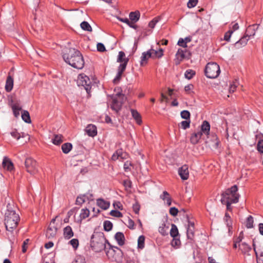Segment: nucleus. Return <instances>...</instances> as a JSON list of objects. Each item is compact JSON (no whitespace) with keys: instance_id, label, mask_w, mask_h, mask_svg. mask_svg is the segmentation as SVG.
Instances as JSON below:
<instances>
[{"instance_id":"6","label":"nucleus","mask_w":263,"mask_h":263,"mask_svg":"<svg viewBox=\"0 0 263 263\" xmlns=\"http://www.w3.org/2000/svg\"><path fill=\"white\" fill-rule=\"evenodd\" d=\"M237 191V186L236 185H234L231 187L227 189L225 192L221 194V198L228 199L233 203H237L240 197Z\"/></svg>"},{"instance_id":"28","label":"nucleus","mask_w":263,"mask_h":263,"mask_svg":"<svg viewBox=\"0 0 263 263\" xmlns=\"http://www.w3.org/2000/svg\"><path fill=\"white\" fill-rule=\"evenodd\" d=\"M170 235L173 238L177 237L178 236H179L178 228L175 224L172 223L171 224Z\"/></svg>"},{"instance_id":"22","label":"nucleus","mask_w":263,"mask_h":263,"mask_svg":"<svg viewBox=\"0 0 263 263\" xmlns=\"http://www.w3.org/2000/svg\"><path fill=\"white\" fill-rule=\"evenodd\" d=\"M151 57L152 54L150 51H149V50L146 52H143L141 57L140 65L142 66L144 64H146L148 59L151 58Z\"/></svg>"},{"instance_id":"50","label":"nucleus","mask_w":263,"mask_h":263,"mask_svg":"<svg viewBox=\"0 0 263 263\" xmlns=\"http://www.w3.org/2000/svg\"><path fill=\"white\" fill-rule=\"evenodd\" d=\"M132 182L130 180H124L123 181V185L125 187L126 191L132 188Z\"/></svg>"},{"instance_id":"18","label":"nucleus","mask_w":263,"mask_h":263,"mask_svg":"<svg viewBox=\"0 0 263 263\" xmlns=\"http://www.w3.org/2000/svg\"><path fill=\"white\" fill-rule=\"evenodd\" d=\"M97 204L102 210H106L108 209L110 206V202L105 201L103 198H99L97 199Z\"/></svg>"},{"instance_id":"52","label":"nucleus","mask_w":263,"mask_h":263,"mask_svg":"<svg viewBox=\"0 0 263 263\" xmlns=\"http://www.w3.org/2000/svg\"><path fill=\"white\" fill-rule=\"evenodd\" d=\"M184 217H185L186 219V221L188 223L187 227H191L192 228H195V224L194 221H192L189 217V215L187 214H185L184 215Z\"/></svg>"},{"instance_id":"2","label":"nucleus","mask_w":263,"mask_h":263,"mask_svg":"<svg viewBox=\"0 0 263 263\" xmlns=\"http://www.w3.org/2000/svg\"><path fill=\"white\" fill-rule=\"evenodd\" d=\"M5 215V225L7 231L12 233L15 229L20 221L18 214L12 209L11 205L9 203Z\"/></svg>"},{"instance_id":"15","label":"nucleus","mask_w":263,"mask_h":263,"mask_svg":"<svg viewBox=\"0 0 263 263\" xmlns=\"http://www.w3.org/2000/svg\"><path fill=\"white\" fill-rule=\"evenodd\" d=\"M74 233L70 226H67L63 229V236L66 239H69L73 236Z\"/></svg>"},{"instance_id":"37","label":"nucleus","mask_w":263,"mask_h":263,"mask_svg":"<svg viewBox=\"0 0 263 263\" xmlns=\"http://www.w3.org/2000/svg\"><path fill=\"white\" fill-rule=\"evenodd\" d=\"M86 195H80V196H78L76 199V204L81 205L83 203L86 202Z\"/></svg>"},{"instance_id":"12","label":"nucleus","mask_w":263,"mask_h":263,"mask_svg":"<svg viewBox=\"0 0 263 263\" xmlns=\"http://www.w3.org/2000/svg\"><path fill=\"white\" fill-rule=\"evenodd\" d=\"M258 25L256 24L249 25L247 27L245 34L249 38H250L251 36H253L255 34V31L258 29Z\"/></svg>"},{"instance_id":"48","label":"nucleus","mask_w":263,"mask_h":263,"mask_svg":"<svg viewBox=\"0 0 263 263\" xmlns=\"http://www.w3.org/2000/svg\"><path fill=\"white\" fill-rule=\"evenodd\" d=\"M159 232L163 236H165L168 234L167 232L165 230V224L164 223H162V226L159 227Z\"/></svg>"},{"instance_id":"31","label":"nucleus","mask_w":263,"mask_h":263,"mask_svg":"<svg viewBox=\"0 0 263 263\" xmlns=\"http://www.w3.org/2000/svg\"><path fill=\"white\" fill-rule=\"evenodd\" d=\"M131 112L132 114V116L136 120L137 123L138 124H140L142 122V120L141 119V116L140 114L135 109H132Z\"/></svg>"},{"instance_id":"1","label":"nucleus","mask_w":263,"mask_h":263,"mask_svg":"<svg viewBox=\"0 0 263 263\" xmlns=\"http://www.w3.org/2000/svg\"><path fill=\"white\" fill-rule=\"evenodd\" d=\"M64 61L72 67L82 69L84 66V60L81 52L73 48L66 49L62 55Z\"/></svg>"},{"instance_id":"24","label":"nucleus","mask_w":263,"mask_h":263,"mask_svg":"<svg viewBox=\"0 0 263 263\" xmlns=\"http://www.w3.org/2000/svg\"><path fill=\"white\" fill-rule=\"evenodd\" d=\"M13 86V79L10 76H9L6 80L5 89L7 92H10L12 89Z\"/></svg>"},{"instance_id":"36","label":"nucleus","mask_w":263,"mask_h":263,"mask_svg":"<svg viewBox=\"0 0 263 263\" xmlns=\"http://www.w3.org/2000/svg\"><path fill=\"white\" fill-rule=\"evenodd\" d=\"M221 202L222 204H226L227 205V210L229 211H231L232 210V208L231 206V204L234 203L233 202H231V200H229L228 199H222L221 198Z\"/></svg>"},{"instance_id":"13","label":"nucleus","mask_w":263,"mask_h":263,"mask_svg":"<svg viewBox=\"0 0 263 263\" xmlns=\"http://www.w3.org/2000/svg\"><path fill=\"white\" fill-rule=\"evenodd\" d=\"M250 38H249L245 34L241 37L239 40L237 41L234 44V46L236 49L240 48L242 47L245 46Z\"/></svg>"},{"instance_id":"53","label":"nucleus","mask_w":263,"mask_h":263,"mask_svg":"<svg viewBox=\"0 0 263 263\" xmlns=\"http://www.w3.org/2000/svg\"><path fill=\"white\" fill-rule=\"evenodd\" d=\"M133 166V164L130 161H126L124 164V170L125 172H129L131 171L130 166Z\"/></svg>"},{"instance_id":"64","label":"nucleus","mask_w":263,"mask_h":263,"mask_svg":"<svg viewBox=\"0 0 263 263\" xmlns=\"http://www.w3.org/2000/svg\"><path fill=\"white\" fill-rule=\"evenodd\" d=\"M257 150L263 154V140H259L257 143Z\"/></svg>"},{"instance_id":"8","label":"nucleus","mask_w":263,"mask_h":263,"mask_svg":"<svg viewBox=\"0 0 263 263\" xmlns=\"http://www.w3.org/2000/svg\"><path fill=\"white\" fill-rule=\"evenodd\" d=\"M91 81L88 77L81 74L79 76L77 80V84L78 86H83L86 90L87 93L89 94L91 90Z\"/></svg>"},{"instance_id":"38","label":"nucleus","mask_w":263,"mask_h":263,"mask_svg":"<svg viewBox=\"0 0 263 263\" xmlns=\"http://www.w3.org/2000/svg\"><path fill=\"white\" fill-rule=\"evenodd\" d=\"M128 61L129 59H126L124 63H121L118 68V72L123 73L126 69Z\"/></svg>"},{"instance_id":"42","label":"nucleus","mask_w":263,"mask_h":263,"mask_svg":"<svg viewBox=\"0 0 263 263\" xmlns=\"http://www.w3.org/2000/svg\"><path fill=\"white\" fill-rule=\"evenodd\" d=\"M80 26H81V28L84 30L87 31H91V30H92L91 26L89 25V24L88 22H87L86 21H83V22H82L81 23Z\"/></svg>"},{"instance_id":"46","label":"nucleus","mask_w":263,"mask_h":263,"mask_svg":"<svg viewBox=\"0 0 263 263\" xmlns=\"http://www.w3.org/2000/svg\"><path fill=\"white\" fill-rule=\"evenodd\" d=\"M171 245L173 247H179L181 245V241L179 238L175 237L173 238L171 241Z\"/></svg>"},{"instance_id":"43","label":"nucleus","mask_w":263,"mask_h":263,"mask_svg":"<svg viewBox=\"0 0 263 263\" xmlns=\"http://www.w3.org/2000/svg\"><path fill=\"white\" fill-rule=\"evenodd\" d=\"M145 237L143 235H141L139 237L138 239V248L142 249L144 247Z\"/></svg>"},{"instance_id":"45","label":"nucleus","mask_w":263,"mask_h":263,"mask_svg":"<svg viewBox=\"0 0 263 263\" xmlns=\"http://www.w3.org/2000/svg\"><path fill=\"white\" fill-rule=\"evenodd\" d=\"M180 115L182 118L185 120H190L191 114L189 111L184 110L180 113Z\"/></svg>"},{"instance_id":"34","label":"nucleus","mask_w":263,"mask_h":263,"mask_svg":"<svg viewBox=\"0 0 263 263\" xmlns=\"http://www.w3.org/2000/svg\"><path fill=\"white\" fill-rule=\"evenodd\" d=\"M194 229L195 228H192L191 227H187L186 235L187 237L189 239L193 240L194 238Z\"/></svg>"},{"instance_id":"27","label":"nucleus","mask_w":263,"mask_h":263,"mask_svg":"<svg viewBox=\"0 0 263 263\" xmlns=\"http://www.w3.org/2000/svg\"><path fill=\"white\" fill-rule=\"evenodd\" d=\"M22 118L27 123H30L31 122L29 113L27 110H24L22 111Z\"/></svg>"},{"instance_id":"49","label":"nucleus","mask_w":263,"mask_h":263,"mask_svg":"<svg viewBox=\"0 0 263 263\" xmlns=\"http://www.w3.org/2000/svg\"><path fill=\"white\" fill-rule=\"evenodd\" d=\"M190 120H186L185 121H182L180 124L181 125V127L183 129H186L189 128L190 126Z\"/></svg>"},{"instance_id":"7","label":"nucleus","mask_w":263,"mask_h":263,"mask_svg":"<svg viewBox=\"0 0 263 263\" xmlns=\"http://www.w3.org/2000/svg\"><path fill=\"white\" fill-rule=\"evenodd\" d=\"M220 72L219 66L216 63H209L204 69L205 76L210 79L217 78Z\"/></svg>"},{"instance_id":"17","label":"nucleus","mask_w":263,"mask_h":263,"mask_svg":"<svg viewBox=\"0 0 263 263\" xmlns=\"http://www.w3.org/2000/svg\"><path fill=\"white\" fill-rule=\"evenodd\" d=\"M85 131L89 136L93 137L97 134V127L95 125L89 124L85 129Z\"/></svg>"},{"instance_id":"9","label":"nucleus","mask_w":263,"mask_h":263,"mask_svg":"<svg viewBox=\"0 0 263 263\" xmlns=\"http://www.w3.org/2000/svg\"><path fill=\"white\" fill-rule=\"evenodd\" d=\"M25 166L27 172L30 174H35L37 172L36 161L31 157L27 158L25 161Z\"/></svg>"},{"instance_id":"23","label":"nucleus","mask_w":263,"mask_h":263,"mask_svg":"<svg viewBox=\"0 0 263 263\" xmlns=\"http://www.w3.org/2000/svg\"><path fill=\"white\" fill-rule=\"evenodd\" d=\"M210 130V125L209 122L207 121H204L201 126L200 132H202V134H204L206 135H209Z\"/></svg>"},{"instance_id":"51","label":"nucleus","mask_w":263,"mask_h":263,"mask_svg":"<svg viewBox=\"0 0 263 263\" xmlns=\"http://www.w3.org/2000/svg\"><path fill=\"white\" fill-rule=\"evenodd\" d=\"M72 263H86L85 259L83 256H78Z\"/></svg>"},{"instance_id":"5","label":"nucleus","mask_w":263,"mask_h":263,"mask_svg":"<svg viewBox=\"0 0 263 263\" xmlns=\"http://www.w3.org/2000/svg\"><path fill=\"white\" fill-rule=\"evenodd\" d=\"M111 102L110 103L111 109L116 113H118L121 109L123 104L124 103L126 98L124 95L119 92L111 96Z\"/></svg>"},{"instance_id":"11","label":"nucleus","mask_w":263,"mask_h":263,"mask_svg":"<svg viewBox=\"0 0 263 263\" xmlns=\"http://www.w3.org/2000/svg\"><path fill=\"white\" fill-rule=\"evenodd\" d=\"M178 173L181 178L185 180L189 178V172L188 166L186 164L182 165L178 170Z\"/></svg>"},{"instance_id":"14","label":"nucleus","mask_w":263,"mask_h":263,"mask_svg":"<svg viewBox=\"0 0 263 263\" xmlns=\"http://www.w3.org/2000/svg\"><path fill=\"white\" fill-rule=\"evenodd\" d=\"M2 165L5 169H6L9 171H11L14 168V166L12 162L10 160V159L7 157H4Z\"/></svg>"},{"instance_id":"47","label":"nucleus","mask_w":263,"mask_h":263,"mask_svg":"<svg viewBox=\"0 0 263 263\" xmlns=\"http://www.w3.org/2000/svg\"><path fill=\"white\" fill-rule=\"evenodd\" d=\"M109 214L111 216L115 217L120 218V217H123L122 213L121 212H120V211H118V210H111Z\"/></svg>"},{"instance_id":"19","label":"nucleus","mask_w":263,"mask_h":263,"mask_svg":"<svg viewBox=\"0 0 263 263\" xmlns=\"http://www.w3.org/2000/svg\"><path fill=\"white\" fill-rule=\"evenodd\" d=\"M115 238L117 241L118 244L122 246L125 243V236L122 232H118L115 235Z\"/></svg>"},{"instance_id":"21","label":"nucleus","mask_w":263,"mask_h":263,"mask_svg":"<svg viewBox=\"0 0 263 263\" xmlns=\"http://www.w3.org/2000/svg\"><path fill=\"white\" fill-rule=\"evenodd\" d=\"M140 13L138 10L131 12L129 14L130 21L133 23H136L138 22L140 18Z\"/></svg>"},{"instance_id":"39","label":"nucleus","mask_w":263,"mask_h":263,"mask_svg":"<svg viewBox=\"0 0 263 263\" xmlns=\"http://www.w3.org/2000/svg\"><path fill=\"white\" fill-rule=\"evenodd\" d=\"M161 20V17L159 16H158L157 17H155L151 21H150L148 23V27H150L152 29H153L155 28L156 24L159 22V21Z\"/></svg>"},{"instance_id":"57","label":"nucleus","mask_w":263,"mask_h":263,"mask_svg":"<svg viewBox=\"0 0 263 263\" xmlns=\"http://www.w3.org/2000/svg\"><path fill=\"white\" fill-rule=\"evenodd\" d=\"M197 2L198 0H189L187 4V7L189 8L194 7L197 5Z\"/></svg>"},{"instance_id":"40","label":"nucleus","mask_w":263,"mask_h":263,"mask_svg":"<svg viewBox=\"0 0 263 263\" xmlns=\"http://www.w3.org/2000/svg\"><path fill=\"white\" fill-rule=\"evenodd\" d=\"M196 74L195 71L192 70V69H188L187 70L185 73L184 76L185 78L187 79L188 80H191L193 78V77Z\"/></svg>"},{"instance_id":"59","label":"nucleus","mask_w":263,"mask_h":263,"mask_svg":"<svg viewBox=\"0 0 263 263\" xmlns=\"http://www.w3.org/2000/svg\"><path fill=\"white\" fill-rule=\"evenodd\" d=\"M97 50L100 52H104L106 51V48L103 45V44L101 43H98L97 45Z\"/></svg>"},{"instance_id":"35","label":"nucleus","mask_w":263,"mask_h":263,"mask_svg":"<svg viewBox=\"0 0 263 263\" xmlns=\"http://www.w3.org/2000/svg\"><path fill=\"white\" fill-rule=\"evenodd\" d=\"M126 59H129L128 58H125V53L122 51H120L119 52V54L118 56V58L117 60V62L119 63H124Z\"/></svg>"},{"instance_id":"3","label":"nucleus","mask_w":263,"mask_h":263,"mask_svg":"<svg viewBox=\"0 0 263 263\" xmlns=\"http://www.w3.org/2000/svg\"><path fill=\"white\" fill-rule=\"evenodd\" d=\"M108 242L103 232H95L91 237L90 247L95 252H100L105 250L107 247L106 244L108 245Z\"/></svg>"},{"instance_id":"60","label":"nucleus","mask_w":263,"mask_h":263,"mask_svg":"<svg viewBox=\"0 0 263 263\" xmlns=\"http://www.w3.org/2000/svg\"><path fill=\"white\" fill-rule=\"evenodd\" d=\"M212 136L213 137V140L214 141H215V147L216 148H218V146H219V144L220 143V141L219 140H218V138L217 136L216 135H215V134H212Z\"/></svg>"},{"instance_id":"62","label":"nucleus","mask_w":263,"mask_h":263,"mask_svg":"<svg viewBox=\"0 0 263 263\" xmlns=\"http://www.w3.org/2000/svg\"><path fill=\"white\" fill-rule=\"evenodd\" d=\"M127 226L130 229L133 230L135 229V222L129 218L128 219V224H127Z\"/></svg>"},{"instance_id":"20","label":"nucleus","mask_w":263,"mask_h":263,"mask_svg":"<svg viewBox=\"0 0 263 263\" xmlns=\"http://www.w3.org/2000/svg\"><path fill=\"white\" fill-rule=\"evenodd\" d=\"M202 132L199 131L197 133H194L191 137L190 141L193 144H196L198 142L202 135Z\"/></svg>"},{"instance_id":"61","label":"nucleus","mask_w":263,"mask_h":263,"mask_svg":"<svg viewBox=\"0 0 263 263\" xmlns=\"http://www.w3.org/2000/svg\"><path fill=\"white\" fill-rule=\"evenodd\" d=\"M194 88V85L193 84H190L184 87L185 91L190 94L191 93V90Z\"/></svg>"},{"instance_id":"30","label":"nucleus","mask_w":263,"mask_h":263,"mask_svg":"<svg viewBox=\"0 0 263 263\" xmlns=\"http://www.w3.org/2000/svg\"><path fill=\"white\" fill-rule=\"evenodd\" d=\"M72 148V144L68 142L64 143L61 147L62 152L64 154H68L71 150Z\"/></svg>"},{"instance_id":"10","label":"nucleus","mask_w":263,"mask_h":263,"mask_svg":"<svg viewBox=\"0 0 263 263\" xmlns=\"http://www.w3.org/2000/svg\"><path fill=\"white\" fill-rule=\"evenodd\" d=\"M58 216L53 218L47 229L46 236L48 239H53L55 237L58 231L57 224L55 223Z\"/></svg>"},{"instance_id":"33","label":"nucleus","mask_w":263,"mask_h":263,"mask_svg":"<svg viewBox=\"0 0 263 263\" xmlns=\"http://www.w3.org/2000/svg\"><path fill=\"white\" fill-rule=\"evenodd\" d=\"M89 215V210L87 209H83L81 210V212L80 215V220L81 221L83 219H84L88 217Z\"/></svg>"},{"instance_id":"25","label":"nucleus","mask_w":263,"mask_h":263,"mask_svg":"<svg viewBox=\"0 0 263 263\" xmlns=\"http://www.w3.org/2000/svg\"><path fill=\"white\" fill-rule=\"evenodd\" d=\"M63 141V136L62 135H54L52 142L54 145H59Z\"/></svg>"},{"instance_id":"54","label":"nucleus","mask_w":263,"mask_h":263,"mask_svg":"<svg viewBox=\"0 0 263 263\" xmlns=\"http://www.w3.org/2000/svg\"><path fill=\"white\" fill-rule=\"evenodd\" d=\"M133 209L136 214H139L140 209V204L138 202H136L133 205Z\"/></svg>"},{"instance_id":"44","label":"nucleus","mask_w":263,"mask_h":263,"mask_svg":"<svg viewBox=\"0 0 263 263\" xmlns=\"http://www.w3.org/2000/svg\"><path fill=\"white\" fill-rule=\"evenodd\" d=\"M253 218L252 216L250 215L247 219L246 227L248 229L252 228L253 227Z\"/></svg>"},{"instance_id":"55","label":"nucleus","mask_w":263,"mask_h":263,"mask_svg":"<svg viewBox=\"0 0 263 263\" xmlns=\"http://www.w3.org/2000/svg\"><path fill=\"white\" fill-rule=\"evenodd\" d=\"M233 33V31H232L231 30H229L227 32L225 33L223 39L224 40L229 42L230 40V38L232 34Z\"/></svg>"},{"instance_id":"41","label":"nucleus","mask_w":263,"mask_h":263,"mask_svg":"<svg viewBox=\"0 0 263 263\" xmlns=\"http://www.w3.org/2000/svg\"><path fill=\"white\" fill-rule=\"evenodd\" d=\"M104 230L106 232H109L112 229V223L109 220H105L103 223Z\"/></svg>"},{"instance_id":"63","label":"nucleus","mask_w":263,"mask_h":263,"mask_svg":"<svg viewBox=\"0 0 263 263\" xmlns=\"http://www.w3.org/2000/svg\"><path fill=\"white\" fill-rule=\"evenodd\" d=\"M123 73L118 72L116 77L113 80L114 84H117L120 80Z\"/></svg>"},{"instance_id":"32","label":"nucleus","mask_w":263,"mask_h":263,"mask_svg":"<svg viewBox=\"0 0 263 263\" xmlns=\"http://www.w3.org/2000/svg\"><path fill=\"white\" fill-rule=\"evenodd\" d=\"M224 220L230 230L231 228H232V221L229 214L227 212L225 213Z\"/></svg>"},{"instance_id":"4","label":"nucleus","mask_w":263,"mask_h":263,"mask_svg":"<svg viewBox=\"0 0 263 263\" xmlns=\"http://www.w3.org/2000/svg\"><path fill=\"white\" fill-rule=\"evenodd\" d=\"M108 258L112 261H118L122 259L123 252L118 247L114 246L108 242V247L105 249Z\"/></svg>"},{"instance_id":"16","label":"nucleus","mask_w":263,"mask_h":263,"mask_svg":"<svg viewBox=\"0 0 263 263\" xmlns=\"http://www.w3.org/2000/svg\"><path fill=\"white\" fill-rule=\"evenodd\" d=\"M149 51H150L151 53L152 54L151 58L152 59H159L163 55L164 51L162 48H159L158 50L151 48L149 50Z\"/></svg>"},{"instance_id":"29","label":"nucleus","mask_w":263,"mask_h":263,"mask_svg":"<svg viewBox=\"0 0 263 263\" xmlns=\"http://www.w3.org/2000/svg\"><path fill=\"white\" fill-rule=\"evenodd\" d=\"M11 107L14 116L17 118L20 116V111L22 110V107L17 104H12Z\"/></svg>"},{"instance_id":"58","label":"nucleus","mask_w":263,"mask_h":263,"mask_svg":"<svg viewBox=\"0 0 263 263\" xmlns=\"http://www.w3.org/2000/svg\"><path fill=\"white\" fill-rule=\"evenodd\" d=\"M178 212V210L175 207H172L170 209V214L173 216H176Z\"/></svg>"},{"instance_id":"26","label":"nucleus","mask_w":263,"mask_h":263,"mask_svg":"<svg viewBox=\"0 0 263 263\" xmlns=\"http://www.w3.org/2000/svg\"><path fill=\"white\" fill-rule=\"evenodd\" d=\"M242 253L244 254H247L249 255V252L251 250V247L246 242H242L241 243V247H239Z\"/></svg>"},{"instance_id":"56","label":"nucleus","mask_w":263,"mask_h":263,"mask_svg":"<svg viewBox=\"0 0 263 263\" xmlns=\"http://www.w3.org/2000/svg\"><path fill=\"white\" fill-rule=\"evenodd\" d=\"M69 243L73 248L77 249L79 246V240L78 239L74 238L69 241Z\"/></svg>"}]
</instances>
